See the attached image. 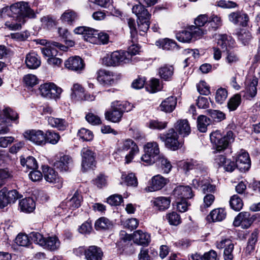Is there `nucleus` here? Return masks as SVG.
<instances>
[{
    "label": "nucleus",
    "mask_w": 260,
    "mask_h": 260,
    "mask_svg": "<svg viewBox=\"0 0 260 260\" xmlns=\"http://www.w3.org/2000/svg\"><path fill=\"white\" fill-rule=\"evenodd\" d=\"M13 18L11 21H7L5 25L10 29L14 30L21 28V23H24V18H34V11L30 8L26 2H20L11 6L10 8L5 7L0 10V17L5 18L10 15Z\"/></svg>",
    "instance_id": "obj_1"
},
{
    "label": "nucleus",
    "mask_w": 260,
    "mask_h": 260,
    "mask_svg": "<svg viewBox=\"0 0 260 260\" xmlns=\"http://www.w3.org/2000/svg\"><path fill=\"white\" fill-rule=\"evenodd\" d=\"M128 150H129V152L125 156L126 164L130 163L134 156L139 153V147L136 143L130 139L122 140L117 143L115 150L116 153L124 154Z\"/></svg>",
    "instance_id": "obj_2"
},
{
    "label": "nucleus",
    "mask_w": 260,
    "mask_h": 260,
    "mask_svg": "<svg viewBox=\"0 0 260 260\" xmlns=\"http://www.w3.org/2000/svg\"><path fill=\"white\" fill-rule=\"evenodd\" d=\"M30 238L35 243L50 251L58 249L60 245V242L56 236L44 238L40 233L33 232L30 234Z\"/></svg>",
    "instance_id": "obj_3"
},
{
    "label": "nucleus",
    "mask_w": 260,
    "mask_h": 260,
    "mask_svg": "<svg viewBox=\"0 0 260 260\" xmlns=\"http://www.w3.org/2000/svg\"><path fill=\"white\" fill-rule=\"evenodd\" d=\"M210 140L217 151H221L226 149L229 144L233 141V133L230 131L226 135L222 136L219 131H216L210 134Z\"/></svg>",
    "instance_id": "obj_4"
},
{
    "label": "nucleus",
    "mask_w": 260,
    "mask_h": 260,
    "mask_svg": "<svg viewBox=\"0 0 260 260\" xmlns=\"http://www.w3.org/2000/svg\"><path fill=\"white\" fill-rule=\"evenodd\" d=\"M103 63L107 66H118L131 62L128 53L123 51H114L110 55H107L103 59Z\"/></svg>",
    "instance_id": "obj_5"
},
{
    "label": "nucleus",
    "mask_w": 260,
    "mask_h": 260,
    "mask_svg": "<svg viewBox=\"0 0 260 260\" xmlns=\"http://www.w3.org/2000/svg\"><path fill=\"white\" fill-rule=\"evenodd\" d=\"M126 104H123L119 102H114L111 104V108L107 110L105 113V118L112 122H119L125 111H128L126 110Z\"/></svg>",
    "instance_id": "obj_6"
},
{
    "label": "nucleus",
    "mask_w": 260,
    "mask_h": 260,
    "mask_svg": "<svg viewBox=\"0 0 260 260\" xmlns=\"http://www.w3.org/2000/svg\"><path fill=\"white\" fill-rule=\"evenodd\" d=\"M41 95L49 99H58L62 93V89L53 83H46L39 87Z\"/></svg>",
    "instance_id": "obj_7"
},
{
    "label": "nucleus",
    "mask_w": 260,
    "mask_h": 260,
    "mask_svg": "<svg viewBox=\"0 0 260 260\" xmlns=\"http://www.w3.org/2000/svg\"><path fill=\"white\" fill-rule=\"evenodd\" d=\"M159 138L165 142L167 148L172 150H177L180 147L178 134L173 128L169 129L166 135H160Z\"/></svg>",
    "instance_id": "obj_8"
},
{
    "label": "nucleus",
    "mask_w": 260,
    "mask_h": 260,
    "mask_svg": "<svg viewBox=\"0 0 260 260\" xmlns=\"http://www.w3.org/2000/svg\"><path fill=\"white\" fill-rule=\"evenodd\" d=\"M182 168L186 174L192 171L194 175L205 172L207 170L206 167L202 161L193 159L183 162Z\"/></svg>",
    "instance_id": "obj_9"
},
{
    "label": "nucleus",
    "mask_w": 260,
    "mask_h": 260,
    "mask_svg": "<svg viewBox=\"0 0 260 260\" xmlns=\"http://www.w3.org/2000/svg\"><path fill=\"white\" fill-rule=\"evenodd\" d=\"M21 197L16 190L8 191L6 187L3 188L0 190V208L6 207L9 204L14 202Z\"/></svg>",
    "instance_id": "obj_10"
},
{
    "label": "nucleus",
    "mask_w": 260,
    "mask_h": 260,
    "mask_svg": "<svg viewBox=\"0 0 260 260\" xmlns=\"http://www.w3.org/2000/svg\"><path fill=\"white\" fill-rule=\"evenodd\" d=\"M23 136L26 140L35 144L41 145L45 144V135L41 130H27L23 133Z\"/></svg>",
    "instance_id": "obj_11"
},
{
    "label": "nucleus",
    "mask_w": 260,
    "mask_h": 260,
    "mask_svg": "<svg viewBox=\"0 0 260 260\" xmlns=\"http://www.w3.org/2000/svg\"><path fill=\"white\" fill-rule=\"evenodd\" d=\"M82 156V167L85 171L94 166L95 155L94 153L87 147H84L81 151Z\"/></svg>",
    "instance_id": "obj_12"
},
{
    "label": "nucleus",
    "mask_w": 260,
    "mask_h": 260,
    "mask_svg": "<svg viewBox=\"0 0 260 260\" xmlns=\"http://www.w3.org/2000/svg\"><path fill=\"white\" fill-rule=\"evenodd\" d=\"M117 75L114 73L105 70H100L98 72L97 79L103 86H109L114 84Z\"/></svg>",
    "instance_id": "obj_13"
},
{
    "label": "nucleus",
    "mask_w": 260,
    "mask_h": 260,
    "mask_svg": "<svg viewBox=\"0 0 260 260\" xmlns=\"http://www.w3.org/2000/svg\"><path fill=\"white\" fill-rule=\"evenodd\" d=\"M229 20L234 24L245 27L248 26L249 21L248 15L242 11H236L230 13Z\"/></svg>",
    "instance_id": "obj_14"
},
{
    "label": "nucleus",
    "mask_w": 260,
    "mask_h": 260,
    "mask_svg": "<svg viewBox=\"0 0 260 260\" xmlns=\"http://www.w3.org/2000/svg\"><path fill=\"white\" fill-rule=\"evenodd\" d=\"M56 48L59 49L60 50L67 51L68 48L58 42H52L50 45L47 47H44L41 48V52L45 57L50 58L53 56H56L57 54V50Z\"/></svg>",
    "instance_id": "obj_15"
},
{
    "label": "nucleus",
    "mask_w": 260,
    "mask_h": 260,
    "mask_svg": "<svg viewBox=\"0 0 260 260\" xmlns=\"http://www.w3.org/2000/svg\"><path fill=\"white\" fill-rule=\"evenodd\" d=\"M167 179L160 175L153 176L149 182V185L145 188L147 191H155L161 189L168 183Z\"/></svg>",
    "instance_id": "obj_16"
},
{
    "label": "nucleus",
    "mask_w": 260,
    "mask_h": 260,
    "mask_svg": "<svg viewBox=\"0 0 260 260\" xmlns=\"http://www.w3.org/2000/svg\"><path fill=\"white\" fill-rule=\"evenodd\" d=\"M253 222L248 212H241L235 217L233 224L235 226H241L244 229L249 228Z\"/></svg>",
    "instance_id": "obj_17"
},
{
    "label": "nucleus",
    "mask_w": 260,
    "mask_h": 260,
    "mask_svg": "<svg viewBox=\"0 0 260 260\" xmlns=\"http://www.w3.org/2000/svg\"><path fill=\"white\" fill-rule=\"evenodd\" d=\"M82 200V198L81 195L77 191H76L71 199L66 202L62 203L59 207H58V209H59L61 208L65 210H67V209L74 210L80 206Z\"/></svg>",
    "instance_id": "obj_18"
},
{
    "label": "nucleus",
    "mask_w": 260,
    "mask_h": 260,
    "mask_svg": "<svg viewBox=\"0 0 260 260\" xmlns=\"http://www.w3.org/2000/svg\"><path fill=\"white\" fill-rule=\"evenodd\" d=\"M237 167L241 171L249 170L251 166V161L248 153L245 151H241L236 159Z\"/></svg>",
    "instance_id": "obj_19"
},
{
    "label": "nucleus",
    "mask_w": 260,
    "mask_h": 260,
    "mask_svg": "<svg viewBox=\"0 0 260 260\" xmlns=\"http://www.w3.org/2000/svg\"><path fill=\"white\" fill-rule=\"evenodd\" d=\"M64 66L67 69L76 72L82 71L84 67L83 60L76 56L69 58L64 62Z\"/></svg>",
    "instance_id": "obj_20"
},
{
    "label": "nucleus",
    "mask_w": 260,
    "mask_h": 260,
    "mask_svg": "<svg viewBox=\"0 0 260 260\" xmlns=\"http://www.w3.org/2000/svg\"><path fill=\"white\" fill-rule=\"evenodd\" d=\"M132 239L134 243L142 246L148 245L151 241L150 234L141 230L135 231L133 234Z\"/></svg>",
    "instance_id": "obj_21"
},
{
    "label": "nucleus",
    "mask_w": 260,
    "mask_h": 260,
    "mask_svg": "<svg viewBox=\"0 0 260 260\" xmlns=\"http://www.w3.org/2000/svg\"><path fill=\"white\" fill-rule=\"evenodd\" d=\"M174 195L181 200L191 199L193 194L191 188L189 186H179L173 190Z\"/></svg>",
    "instance_id": "obj_22"
},
{
    "label": "nucleus",
    "mask_w": 260,
    "mask_h": 260,
    "mask_svg": "<svg viewBox=\"0 0 260 260\" xmlns=\"http://www.w3.org/2000/svg\"><path fill=\"white\" fill-rule=\"evenodd\" d=\"M85 256L87 260H102L103 252L100 247L90 246L85 250Z\"/></svg>",
    "instance_id": "obj_23"
},
{
    "label": "nucleus",
    "mask_w": 260,
    "mask_h": 260,
    "mask_svg": "<svg viewBox=\"0 0 260 260\" xmlns=\"http://www.w3.org/2000/svg\"><path fill=\"white\" fill-rule=\"evenodd\" d=\"M72 161V159L71 156L65 155L60 157L59 160L54 162V167L60 171L66 172L68 171L71 166Z\"/></svg>",
    "instance_id": "obj_24"
},
{
    "label": "nucleus",
    "mask_w": 260,
    "mask_h": 260,
    "mask_svg": "<svg viewBox=\"0 0 260 260\" xmlns=\"http://www.w3.org/2000/svg\"><path fill=\"white\" fill-rule=\"evenodd\" d=\"M41 59L38 55L35 52L28 53L25 57V63L28 68L36 69L41 65Z\"/></svg>",
    "instance_id": "obj_25"
},
{
    "label": "nucleus",
    "mask_w": 260,
    "mask_h": 260,
    "mask_svg": "<svg viewBox=\"0 0 260 260\" xmlns=\"http://www.w3.org/2000/svg\"><path fill=\"white\" fill-rule=\"evenodd\" d=\"M177 99L171 96L162 101L159 105V108L161 111L171 113L175 109Z\"/></svg>",
    "instance_id": "obj_26"
},
{
    "label": "nucleus",
    "mask_w": 260,
    "mask_h": 260,
    "mask_svg": "<svg viewBox=\"0 0 260 260\" xmlns=\"http://www.w3.org/2000/svg\"><path fill=\"white\" fill-rule=\"evenodd\" d=\"M176 130L183 137L188 136L191 131L190 126L187 119L178 120L175 124Z\"/></svg>",
    "instance_id": "obj_27"
},
{
    "label": "nucleus",
    "mask_w": 260,
    "mask_h": 260,
    "mask_svg": "<svg viewBox=\"0 0 260 260\" xmlns=\"http://www.w3.org/2000/svg\"><path fill=\"white\" fill-rule=\"evenodd\" d=\"M132 12L136 15L138 20H144L150 18V14L144 6L140 3L133 7Z\"/></svg>",
    "instance_id": "obj_28"
},
{
    "label": "nucleus",
    "mask_w": 260,
    "mask_h": 260,
    "mask_svg": "<svg viewBox=\"0 0 260 260\" xmlns=\"http://www.w3.org/2000/svg\"><path fill=\"white\" fill-rule=\"evenodd\" d=\"M44 178L46 181L52 183H61V179L58 177L57 173L51 168L47 167L44 171Z\"/></svg>",
    "instance_id": "obj_29"
},
{
    "label": "nucleus",
    "mask_w": 260,
    "mask_h": 260,
    "mask_svg": "<svg viewBox=\"0 0 260 260\" xmlns=\"http://www.w3.org/2000/svg\"><path fill=\"white\" fill-rule=\"evenodd\" d=\"M226 216V213L222 208H218L213 210L207 216V220L209 222L220 221L224 219Z\"/></svg>",
    "instance_id": "obj_30"
},
{
    "label": "nucleus",
    "mask_w": 260,
    "mask_h": 260,
    "mask_svg": "<svg viewBox=\"0 0 260 260\" xmlns=\"http://www.w3.org/2000/svg\"><path fill=\"white\" fill-rule=\"evenodd\" d=\"M151 203L158 210H164L169 207L171 200L169 198L159 197L151 200Z\"/></svg>",
    "instance_id": "obj_31"
},
{
    "label": "nucleus",
    "mask_w": 260,
    "mask_h": 260,
    "mask_svg": "<svg viewBox=\"0 0 260 260\" xmlns=\"http://www.w3.org/2000/svg\"><path fill=\"white\" fill-rule=\"evenodd\" d=\"M19 207L22 211L25 213H30L35 209L36 204L32 198H27L20 201Z\"/></svg>",
    "instance_id": "obj_32"
},
{
    "label": "nucleus",
    "mask_w": 260,
    "mask_h": 260,
    "mask_svg": "<svg viewBox=\"0 0 260 260\" xmlns=\"http://www.w3.org/2000/svg\"><path fill=\"white\" fill-rule=\"evenodd\" d=\"M71 89V99L75 101H82L84 93V88L80 84L75 83Z\"/></svg>",
    "instance_id": "obj_33"
},
{
    "label": "nucleus",
    "mask_w": 260,
    "mask_h": 260,
    "mask_svg": "<svg viewBox=\"0 0 260 260\" xmlns=\"http://www.w3.org/2000/svg\"><path fill=\"white\" fill-rule=\"evenodd\" d=\"M155 44L157 46L166 50H172L178 48L175 41L168 38L159 40L156 42Z\"/></svg>",
    "instance_id": "obj_34"
},
{
    "label": "nucleus",
    "mask_w": 260,
    "mask_h": 260,
    "mask_svg": "<svg viewBox=\"0 0 260 260\" xmlns=\"http://www.w3.org/2000/svg\"><path fill=\"white\" fill-rule=\"evenodd\" d=\"M78 18L76 12L72 10L66 11L61 16V21L69 25H72Z\"/></svg>",
    "instance_id": "obj_35"
},
{
    "label": "nucleus",
    "mask_w": 260,
    "mask_h": 260,
    "mask_svg": "<svg viewBox=\"0 0 260 260\" xmlns=\"http://www.w3.org/2000/svg\"><path fill=\"white\" fill-rule=\"evenodd\" d=\"M144 151L155 157L159 154L158 144L155 142H148L144 146Z\"/></svg>",
    "instance_id": "obj_36"
},
{
    "label": "nucleus",
    "mask_w": 260,
    "mask_h": 260,
    "mask_svg": "<svg viewBox=\"0 0 260 260\" xmlns=\"http://www.w3.org/2000/svg\"><path fill=\"white\" fill-rule=\"evenodd\" d=\"M48 122L52 127H56L59 130H64L67 126V122L64 119L52 117L48 118Z\"/></svg>",
    "instance_id": "obj_37"
},
{
    "label": "nucleus",
    "mask_w": 260,
    "mask_h": 260,
    "mask_svg": "<svg viewBox=\"0 0 260 260\" xmlns=\"http://www.w3.org/2000/svg\"><path fill=\"white\" fill-rule=\"evenodd\" d=\"M258 232L257 229H255L251 233L249 238L248 239L247 246L246 248V252L250 254L254 249L255 244L257 240V236Z\"/></svg>",
    "instance_id": "obj_38"
},
{
    "label": "nucleus",
    "mask_w": 260,
    "mask_h": 260,
    "mask_svg": "<svg viewBox=\"0 0 260 260\" xmlns=\"http://www.w3.org/2000/svg\"><path fill=\"white\" fill-rule=\"evenodd\" d=\"M241 103V96L239 94H236L232 96L227 103V107L230 111H235Z\"/></svg>",
    "instance_id": "obj_39"
},
{
    "label": "nucleus",
    "mask_w": 260,
    "mask_h": 260,
    "mask_svg": "<svg viewBox=\"0 0 260 260\" xmlns=\"http://www.w3.org/2000/svg\"><path fill=\"white\" fill-rule=\"evenodd\" d=\"M174 73V68L171 66L165 65L159 70L160 77L165 80H169L172 78Z\"/></svg>",
    "instance_id": "obj_40"
},
{
    "label": "nucleus",
    "mask_w": 260,
    "mask_h": 260,
    "mask_svg": "<svg viewBox=\"0 0 260 260\" xmlns=\"http://www.w3.org/2000/svg\"><path fill=\"white\" fill-rule=\"evenodd\" d=\"M98 30L88 27L86 30L84 36H83L84 40L87 42L94 44L97 43Z\"/></svg>",
    "instance_id": "obj_41"
},
{
    "label": "nucleus",
    "mask_w": 260,
    "mask_h": 260,
    "mask_svg": "<svg viewBox=\"0 0 260 260\" xmlns=\"http://www.w3.org/2000/svg\"><path fill=\"white\" fill-rule=\"evenodd\" d=\"M176 38L179 42L188 43L192 39L191 32L189 27L186 30L179 31L176 34Z\"/></svg>",
    "instance_id": "obj_42"
},
{
    "label": "nucleus",
    "mask_w": 260,
    "mask_h": 260,
    "mask_svg": "<svg viewBox=\"0 0 260 260\" xmlns=\"http://www.w3.org/2000/svg\"><path fill=\"white\" fill-rule=\"evenodd\" d=\"M198 128L202 133H204L207 131V127L210 123V119L204 115H200L198 117Z\"/></svg>",
    "instance_id": "obj_43"
},
{
    "label": "nucleus",
    "mask_w": 260,
    "mask_h": 260,
    "mask_svg": "<svg viewBox=\"0 0 260 260\" xmlns=\"http://www.w3.org/2000/svg\"><path fill=\"white\" fill-rule=\"evenodd\" d=\"M20 162L23 166H26L27 168L32 170H36L38 168L37 160L32 156H28L26 159L21 158Z\"/></svg>",
    "instance_id": "obj_44"
},
{
    "label": "nucleus",
    "mask_w": 260,
    "mask_h": 260,
    "mask_svg": "<svg viewBox=\"0 0 260 260\" xmlns=\"http://www.w3.org/2000/svg\"><path fill=\"white\" fill-rule=\"evenodd\" d=\"M0 116L2 119L6 118L9 119L11 120H15L18 118V114L11 109L9 108H5L2 113L1 114Z\"/></svg>",
    "instance_id": "obj_45"
},
{
    "label": "nucleus",
    "mask_w": 260,
    "mask_h": 260,
    "mask_svg": "<svg viewBox=\"0 0 260 260\" xmlns=\"http://www.w3.org/2000/svg\"><path fill=\"white\" fill-rule=\"evenodd\" d=\"M230 204L231 208L235 211L240 210L243 206V203L241 198L236 194L231 197Z\"/></svg>",
    "instance_id": "obj_46"
},
{
    "label": "nucleus",
    "mask_w": 260,
    "mask_h": 260,
    "mask_svg": "<svg viewBox=\"0 0 260 260\" xmlns=\"http://www.w3.org/2000/svg\"><path fill=\"white\" fill-rule=\"evenodd\" d=\"M158 161L161 165V168L165 173L168 174L172 169V165L170 161L163 155H160Z\"/></svg>",
    "instance_id": "obj_47"
},
{
    "label": "nucleus",
    "mask_w": 260,
    "mask_h": 260,
    "mask_svg": "<svg viewBox=\"0 0 260 260\" xmlns=\"http://www.w3.org/2000/svg\"><path fill=\"white\" fill-rule=\"evenodd\" d=\"M201 188L205 194L212 193L215 192L216 186L210 183L208 180H201Z\"/></svg>",
    "instance_id": "obj_48"
},
{
    "label": "nucleus",
    "mask_w": 260,
    "mask_h": 260,
    "mask_svg": "<svg viewBox=\"0 0 260 260\" xmlns=\"http://www.w3.org/2000/svg\"><path fill=\"white\" fill-rule=\"evenodd\" d=\"M227 96L228 91L226 89L220 87L216 92L215 101L217 103L221 104L226 99Z\"/></svg>",
    "instance_id": "obj_49"
},
{
    "label": "nucleus",
    "mask_w": 260,
    "mask_h": 260,
    "mask_svg": "<svg viewBox=\"0 0 260 260\" xmlns=\"http://www.w3.org/2000/svg\"><path fill=\"white\" fill-rule=\"evenodd\" d=\"M111 225L109 220L105 217H101L97 220L95 223V228L97 230L107 229Z\"/></svg>",
    "instance_id": "obj_50"
},
{
    "label": "nucleus",
    "mask_w": 260,
    "mask_h": 260,
    "mask_svg": "<svg viewBox=\"0 0 260 260\" xmlns=\"http://www.w3.org/2000/svg\"><path fill=\"white\" fill-rule=\"evenodd\" d=\"M237 36L238 40L244 45L248 43L251 38L250 33L245 29L240 30L237 33Z\"/></svg>",
    "instance_id": "obj_51"
},
{
    "label": "nucleus",
    "mask_w": 260,
    "mask_h": 260,
    "mask_svg": "<svg viewBox=\"0 0 260 260\" xmlns=\"http://www.w3.org/2000/svg\"><path fill=\"white\" fill-rule=\"evenodd\" d=\"M222 24V21L220 17L213 15L208 21V25L213 29L215 30Z\"/></svg>",
    "instance_id": "obj_52"
},
{
    "label": "nucleus",
    "mask_w": 260,
    "mask_h": 260,
    "mask_svg": "<svg viewBox=\"0 0 260 260\" xmlns=\"http://www.w3.org/2000/svg\"><path fill=\"white\" fill-rule=\"evenodd\" d=\"M149 19H145L144 20H138V26L139 30V34L141 36H144L148 30L149 27Z\"/></svg>",
    "instance_id": "obj_53"
},
{
    "label": "nucleus",
    "mask_w": 260,
    "mask_h": 260,
    "mask_svg": "<svg viewBox=\"0 0 260 260\" xmlns=\"http://www.w3.org/2000/svg\"><path fill=\"white\" fill-rule=\"evenodd\" d=\"M23 81L27 86L32 87L38 83V79L36 76L29 74L23 77Z\"/></svg>",
    "instance_id": "obj_54"
},
{
    "label": "nucleus",
    "mask_w": 260,
    "mask_h": 260,
    "mask_svg": "<svg viewBox=\"0 0 260 260\" xmlns=\"http://www.w3.org/2000/svg\"><path fill=\"white\" fill-rule=\"evenodd\" d=\"M166 219L170 224L173 225H177L181 222V218L179 215L175 212L167 214Z\"/></svg>",
    "instance_id": "obj_55"
},
{
    "label": "nucleus",
    "mask_w": 260,
    "mask_h": 260,
    "mask_svg": "<svg viewBox=\"0 0 260 260\" xmlns=\"http://www.w3.org/2000/svg\"><path fill=\"white\" fill-rule=\"evenodd\" d=\"M146 89L150 92H155L160 90L161 87L159 84V81L157 79H152L150 81L148 86H146Z\"/></svg>",
    "instance_id": "obj_56"
},
{
    "label": "nucleus",
    "mask_w": 260,
    "mask_h": 260,
    "mask_svg": "<svg viewBox=\"0 0 260 260\" xmlns=\"http://www.w3.org/2000/svg\"><path fill=\"white\" fill-rule=\"evenodd\" d=\"M200 27L197 25H192L189 27L190 31L191 32L192 39H194L195 40L200 39L206 33V31L201 29Z\"/></svg>",
    "instance_id": "obj_57"
},
{
    "label": "nucleus",
    "mask_w": 260,
    "mask_h": 260,
    "mask_svg": "<svg viewBox=\"0 0 260 260\" xmlns=\"http://www.w3.org/2000/svg\"><path fill=\"white\" fill-rule=\"evenodd\" d=\"M258 80L256 78H253L250 84L247 87V91L250 96L252 98L254 97L257 93L256 86L257 85Z\"/></svg>",
    "instance_id": "obj_58"
},
{
    "label": "nucleus",
    "mask_w": 260,
    "mask_h": 260,
    "mask_svg": "<svg viewBox=\"0 0 260 260\" xmlns=\"http://www.w3.org/2000/svg\"><path fill=\"white\" fill-rule=\"evenodd\" d=\"M78 135L81 139L86 141H91L93 138L92 132L85 128H82L79 131Z\"/></svg>",
    "instance_id": "obj_59"
},
{
    "label": "nucleus",
    "mask_w": 260,
    "mask_h": 260,
    "mask_svg": "<svg viewBox=\"0 0 260 260\" xmlns=\"http://www.w3.org/2000/svg\"><path fill=\"white\" fill-rule=\"evenodd\" d=\"M45 135V143L46 142L52 144H55L58 141L60 136L56 133L48 131Z\"/></svg>",
    "instance_id": "obj_60"
},
{
    "label": "nucleus",
    "mask_w": 260,
    "mask_h": 260,
    "mask_svg": "<svg viewBox=\"0 0 260 260\" xmlns=\"http://www.w3.org/2000/svg\"><path fill=\"white\" fill-rule=\"evenodd\" d=\"M16 244L21 246H27L30 242L28 237L25 234H18L15 240Z\"/></svg>",
    "instance_id": "obj_61"
},
{
    "label": "nucleus",
    "mask_w": 260,
    "mask_h": 260,
    "mask_svg": "<svg viewBox=\"0 0 260 260\" xmlns=\"http://www.w3.org/2000/svg\"><path fill=\"white\" fill-rule=\"evenodd\" d=\"M122 179H124L125 183L127 185L134 186L137 185V180L135 175L133 173H129L126 175H122Z\"/></svg>",
    "instance_id": "obj_62"
},
{
    "label": "nucleus",
    "mask_w": 260,
    "mask_h": 260,
    "mask_svg": "<svg viewBox=\"0 0 260 260\" xmlns=\"http://www.w3.org/2000/svg\"><path fill=\"white\" fill-rule=\"evenodd\" d=\"M215 200V197L212 193L206 194L203 199V204L201 206V210L207 208L211 206Z\"/></svg>",
    "instance_id": "obj_63"
},
{
    "label": "nucleus",
    "mask_w": 260,
    "mask_h": 260,
    "mask_svg": "<svg viewBox=\"0 0 260 260\" xmlns=\"http://www.w3.org/2000/svg\"><path fill=\"white\" fill-rule=\"evenodd\" d=\"M230 38V37H228L226 35H218L216 38L218 46L223 49L226 48Z\"/></svg>",
    "instance_id": "obj_64"
}]
</instances>
